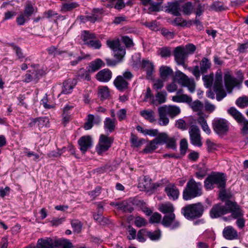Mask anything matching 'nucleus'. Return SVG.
Returning <instances> with one entry per match:
<instances>
[{"instance_id": "nucleus-1", "label": "nucleus", "mask_w": 248, "mask_h": 248, "mask_svg": "<svg viewBox=\"0 0 248 248\" xmlns=\"http://www.w3.org/2000/svg\"><path fill=\"white\" fill-rule=\"evenodd\" d=\"M176 82L183 87H187L191 93H193L195 91V83L194 79L189 78L182 72L177 71L175 73L173 81L167 86V89L169 92L172 93L177 90Z\"/></svg>"}, {"instance_id": "nucleus-2", "label": "nucleus", "mask_w": 248, "mask_h": 248, "mask_svg": "<svg viewBox=\"0 0 248 248\" xmlns=\"http://www.w3.org/2000/svg\"><path fill=\"white\" fill-rule=\"evenodd\" d=\"M202 193V183L196 182L193 178H191L187 182L183 191V198L185 201H188L201 196Z\"/></svg>"}, {"instance_id": "nucleus-3", "label": "nucleus", "mask_w": 248, "mask_h": 248, "mask_svg": "<svg viewBox=\"0 0 248 248\" xmlns=\"http://www.w3.org/2000/svg\"><path fill=\"white\" fill-rule=\"evenodd\" d=\"M204 183L207 190L213 189L215 185L218 188H224L226 185L225 174L223 173L212 172L205 179Z\"/></svg>"}, {"instance_id": "nucleus-4", "label": "nucleus", "mask_w": 248, "mask_h": 248, "mask_svg": "<svg viewBox=\"0 0 248 248\" xmlns=\"http://www.w3.org/2000/svg\"><path fill=\"white\" fill-rule=\"evenodd\" d=\"M202 204L198 202L189 204L182 209L181 213L188 219H193L201 217L203 212Z\"/></svg>"}, {"instance_id": "nucleus-5", "label": "nucleus", "mask_w": 248, "mask_h": 248, "mask_svg": "<svg viewBox=\"0 0 248 248\" xmlns=\"http://www.w3.org/2000/svg\"><path fill=\"white\" fill-rule=\"evenodd\" d=\"M107 45L114 52L115 58H123L125 54V50L120 45V41L117 38L113 40H108L106 42Z\"/></svg>"}, {"instance_id": "nucleus-6", "label": "nucleus", "mask_w": 248, "mask_h": 248, "mask_svg": "<svg viewBox=\"0 0 248 248\" xmlns=\"http://www.w3.org/2000/svg\"><path fill=\"white\" fill-rule=\"evenodd\" d=\"M113 140L111 137L102 134L100 136L99 142L96 149L99 155H101L107 151L111 146Z\"/></svg>"}, {"instance_id": "nucleus-7", "label": "nucleus", "mask_w": 248, "mask_h": 248, "mask_svg": "<svg viewBox=\"0 0 248 248\" xmlns=\"http://www.w3.org/2000/svg\"><path fill=\"white\" fill-rule=\"evenodd\" d=\"M212 125L214 131L218 135L225 133L229 129L227 121L222 118H215L212 122Z\"/></svg>"}, {"instance_id": "nucleus-8", "label": "nucleus", "mask_w": 248, "mask_h": 248, "mask_svg": "<svg viewBox=\"0 0 248 248\" xmlns=\"http://www.w3.org/2000/svg\"><path fill=\"white\" fill-rule=\"evenodd\" d=\"M226 205L227 206L228 213H231V216L233 218L236 219L243 217L244 213L236 202L228 200L226 202Z\"/></svg>"}, {"instance_id": "nucleus-9", "label": "nucleus", "mask_w": 248, "mask_h": 248, "mask_svg": "<svg viewBox=\"0 0 248 248\" xmlns=\"http://www.w3.org/2000/svg\"><path fill=\"white\" fill-rule=\"evenodd\" d=\"M190 142L192 144L201 147L202 145L200 131L197 126L191 125L189 129Z\"/></svg>"}, {"instance_id": "nucleus-10", "label": "nucleus", "mask_w": 248, "mask_h": 248, "mask_svg": "<svg viewBox=\"0 0 248 248\" xmlns=\"http://www.w3.org/2000/svg\"><path fill=\"white\" fill-rule=\"evenodd\" d=\"M174 214H170L164 216L162 220V224L166 227H170L171 230L178 228L180 223L179 221L176 220Z\"/></svg>"}, {"instance_id": "nucleus-11", "label": "nucleus", "mask_w": 248, "mask_h": 248, "mask_svg": "<svg viewBox=\"0 0 248 248\" xmlns=\"http://www.w3.org/2000/svg\"><path fill=\"white\" fill-rule=\"evenodd\" d=\"M164 191L170 200H177L180 195V192L176 185L174 183H169L165 187Z\"/></svg>"}, {"instance_id": "nucleus-12", "label": "nucleus", "mask_w": 248, "mask_h": 248, "mask_svg": "<svg viewBox=\"0 0 248 248\" xmlns=\"http://www.w3.org/2000/svg\"><path fill=\"white\" fill-rule=\"evenodd\" d=\"M224 79L226 88L229 93H231L234 87L240 84L237 78L232 76L229 71L225 73Z\"/></svg>"}, {"instance_id": "nucleus-13", "label": "nucleus", "mask_w": 248, "mask_h": 248, "mask_svg": "<svg viewBox=\"0 0 248 248\" xmlns=\"http://www.w3.org/2000/svg\"><path fill=\"white\" fill-rule=\"evenodd\" d=\"M174 56L176 63L182 65L185 64V60L187 57L186 52L184 50V47L182 46H177L175 48Z\"/></svg>"}, {"instance_id": "nucleus-14", "label": "nucleus", "mask_w": 248, "mask_h": 248, "mask_svg": "<svg viewBox=\"0 0 248 248\" xmlns=\"http://www.w3.org/2000/svg\"><path fill=\"white\" fill-rule=\"evenodd\" d=\"M141 68L146 72L148 79H151L155 71V65L153 62L148 59H143L141 62Z\"/></svg>"}, {"instance_id": "nucleus-15", "label": "nucleus", "mask_w": 248, "mask_h": 248, "mask_svg": "<svg viewBox=\"0 0 248 248\" xmlns=\"http://www.w3.org/2000/svg\"><path fill=\"white\" fill-rule=\"evenodd\" d=\"M210 213L212 218L218 217L221 215L228 213L227 206L226 204L225 205H222L220 204H216L213 206Z\"/></svg>"}, {"instance_id": "nucleus-16", "label": "nucleus", "mask_w": 248, "mask_h": 248, "mask_svg": "<svg viewBox=\"0 0 248 248\" xmlns=\"http://www.w3.org/2000/svg\"><path fill=\"white\" fill-rule=\"evenodd\" d=\"M167 4L166 11L168 13L177 16L181 15V1L170 2H168Z\"/></svg>"}, {"instance_id": "nucleus-17", "label": "nucleus", "mask_w": 248, "mask_h": 248, "mask_svg": "<svg viewBox=\"0 0 248 248\" xmlns=\"http://www.w3.org/2000/svg\"><path fill=\"white\" fill-rule=\"evenodd\" d=\"M78 143L80 146V151L83 153H85L92 146V140L89 136H83L79 139Z\"/></svg>"}, {"instance_id": "nucleus-18", "label": "nucleus", "mask_w": 248, "mask_h": 248, "mask_svg": "<svg viewBox=\"0 0 248 248\" xmlns=\"http://www.w3.org/2000/svg\"><path fill=\"white\" fill-rule=\"evenodd\" d=\"M112 72L108 69H104L99 71L96 75V79L100 82H108L112 78Z\"/></svg>"}, {"instance_id": "nucleus-19", "label": "nucleus", "mask_w": 248, "mask_h": 248, "mask_svg": "<svg viewBox=\"0 0 248 248\" xmlns=\"http://www.w3.org/2000/svg\"><path fill=\"white\" fill-rule=\"evenodd\" d=\"M77 84V80L75 78L68 79L63 83V88L61 93L68 94L71 93Z\"/></svg>"}, {"instance_id": "nucleus-20", "label": "nucleus", "mask_w": 248, "mask_h": 248, "mask_svg": "<svg viewBox=\"0 0 248 248\" xmlns=\"http://www.w3.org/2000/svg\"><path fill=\"white\" fill-rule=\"evenodd\" d=\"M170 118H174L181 112L180 108L175 105H164L160 107Z\"/></svg>"}, {"instance_id": "nucleus-21", "label": "nucleus", "mask_w": 248, "mask_h": 248, "mask_svg": "<svg viewBox=\"0 0 248 248\" xmlns=\"http://www.w3.org/2000/svg\"><path fill=\"white\" fill-rule=\"evenodd\" d=\"M105 65V64L104 62L101 59L98 58L90 62L86 69L90 73H93L98 71Z\"/></svg>"}, {"instance_id": "nucleus-22", "label": "nucleus", "mask_w": 248, "mask_h": 248, "mask_svg": "<svg viewBox=\"0 0 248 248\" xmlns=\"http://www.w3.org/2000/svg\"><path fill=\"white\" fill-rule=\"evenodd\" d=\"M37 248H53L55 247V240L46 237L45 239H39L37 242Z\"/></svg>"}, {"instance_id": "nucleus-23", "label": "nucleus", "mask_w": 248, "mask_h": 248, "mask_svg": "<svg viewBox=\"0 0 248 248\" xmlns=\"http://www.w3.org/2000/svg\"><path fill=\"white\" fill-rule=\"evenodd\" d=\"M224 237L228 240L236 239L238 238L237 232L232 226L225 227L223 231Z\"/></svg>"}, {"instance_id": "nucleus-24", "label": "nucleus", "mask_w": 248, "mask_h": 248, "mask_svg": "<svg viewBox=\"0 0 248 248\" xmlns=\"http://www.w3.org/2000/svg\"><path fill=\"white\" fill-rule=\"evenodd\" d=\"M110 205L116 207L118 209L125 212H131L133 210V208L129 206L128 202L126 201L111 202Z\"/></svg>"}, {"instance_id": "nucleus-25", "label": "nucleus", "mask_w": 248, "mask_h": 248, "mask_svg": "<svg viewBox=\"0 0 248 248\" xmlns=\"http://www.w3.org/2000/svg\"><path fill=\"white\" fill-rule=\"evenodd\" d=\"M115 87L119 91H124L128 88V82L126 79H124L123 77L118 76L113 81Z\"/></svg>"}, {"instance_id": "nucleus-26", "label": "nucleus", "mask_w": 248, "mask_h": 248, "mask_svg": "<svg viewBox=\"0 0 248 248\" xmlns=\"http://www.w3.org/2000/svg\"><path fill=\"white\" fill-rule=\"evenodd\" d=\"M158 113L159 116L158 124L161 126H167L170 122V120L167 117V114L160 107L158 108Z\"/></svg>"}, {"instance_id": "nucleus-27", "label": "nucleus", "mask_w": 248, "mask_h": 248, "mask_svg": "<svg viewBox=\"0 0 248 248\" xmlns=\"http://www.w3.org/2000/svg\"><path fill=\"white\" fill-rule=\"evenodd\" d=\"M116 119H112L109 117H107L104 121V129L106 131L111 133L113 131L116 126Z\"/></svg>"}, {"instance_id": "nucleus-28", "label": "nucleus", "mask_w": 248, "mask_h": 248, "mask_svg": "<svg viewBox=\"0 0 248 248\" xmlns=\"http://www.w3.org/2000/svg\"><path fill=\"white\" fill-rule=\"evenodd\" d=\"M140 115L151 123L156 121L155 112L152 109H144L140 111Z\"/></svg>"}, {"instance_id": "nucleus-29", "label": "nucleus", "mask_w": 248, "mask_h": 248, "mask_svg": "<svg viewBox=\"0 0 248 248\" xmlns=\"http://www.w3.org/2000/svg\"><path fill=\"white\" fill-rule=\"evenodd\" d=\"M172 100L176 103H186L190 104L192 101V98L186 94L176 95L172 97Z\"/></svg>"}, {"instance_id": "nucleus-30", "label": "nucleus", "mask_w": 248, "mask_h": 248, "mask_svg": "<svg viewBox=\"0 0 248 248\" xmlns=\"http://www.w3.org/2000/svg\"><path fill=\"white\" fill-rule=\"evenodd\" d=\"M37 8L34 6V3L31 1L28 0L26 2L24 8V13L27 17H31L36 11Z\"/></svg>"}, {"instance_id": "nucleus-31", "label": "nucleus", "mask_w": 248, "mask_h": 248, "mask_svg": "<svg viewBox=\"0 0 248 248\" xmlns=\"http://www.w3.org/2000/svg\"><path fill=\"white\" fill-rule=\"evenodd\" d=\"M222 88V75L221 70H219L216 73L213 90H220Z\"/></svg>"}, {"instance_id": "nucleus-32", "label": "nucleus", "mask_w": 248, "mask_h": 248, "mask_svg": "<svg viewBox=\"0 0 248 248\" xmlns=\"http://www.w3.org/2000/svg\"><path fill=\"white\" fill-rule=\"evenodd\" d=\"M151 179L147 176H144L139 184L138 187L141 191H145L149 189L151 187Z\"/></svg>"}, {"instance_id": "nucleus-33", "label": "nucleus", "mask_w": 248, "mask_h": 248, "mask_svg": "<svg viewBox=\"0 0 248 248\" xmlns=\"http://www.w3.org/2000/svg\"><path fill=\"white\" fill-rule=\"evenodd\" d=\"M174 209L173 204L170 202L162 203L159 207V210L164 214H174Z\"/></svg>"}, {"instance_id": "nucleus-34", "label": "nucleus", "mask_w": 248, "mask_h": 248, "mask_svg": "<svg viewBox=\"0 0 248 248\" xmlns=\"http://www.w3.org/2000/svg\"><path fill=\"white\" fill-rule=\"evenodd\" d=\"M78 6L79 4L76 2L63 3L61 7V11L62 13H65L68 11H71Z\"/></svg>"}, {"instance_id": "nucleus-35", "label": "nucleus", "mask_w": 248, "mask_h": 248, "mask_svg": "<svg viewBox=\"0 0 248 248\" xmlns=\"http://www.w3.org/2000/svg\"><path fill=\"white\" fill-rule=\"evenodd\" d=\"M228 112L238 123L244 118L242 114L233 107L228 109Z\"/></svg>"}, {"instance_id": "nucleus-36", "label": "nucleus", "mask_w": 248, "mask_h": 248, "mask_svg": "<svg viewBox=\"0 0 248 248\" xmlns=\"http://www.w3.org/2000/svg\"><path fill=\"white\" fill-rule=\"evenodd\" d=\"M143 10L147 13H151L153 12H158L160 10V4L156 2H152V1L148 4V5L145 6Z\"/></svg>"}, {"instance_id": "nucleus-37", "label": "nucleus", "mask_w": 248, "mask_h": 248, "mask_svg": "<svg viewBox=\"0 0 248 248\" xmlns=\"http://www.w3.org/2000/svg\"><path fill=\"white\" fill-rule=\"evenodd\" d=\"M159 144L154 139L150 141V142L146 146L143 152L146 154L152 153L158 147Z\"/></svg>"}, {"instance_id": "nucleus-38", "label": "nucleus", "mask_w": 248, "mask_h": 248, "mask_svg": "<svg viewBox=\"0 0 248 248\" xmlns=\"http://www.w3.org/2000/svg\"><path fill=\"white\" fill-rule=\"evenodd\" d=\"M150 101V104L154 106H157L156 100L154 99V97L152 93L151 90L149 87H148L146 90L143 98V101L148 102Z\"/></svg>"}, {"instance_id": "nucleus-39", "label": "nucleus", "mask_w": 248, "mask_h": 248, "mask_svg": "<svg viewBox=\"0 0 248 248\" xmlns=\"http://www.w3.org/2000/svg\"><path fill=\"white\" fill-rule=\"evenodd\" d=\"M81 38L84 44L87 45L89 42L91 41L93 39H96V36L94 34L89 31H84L81 34Z\"/></svg>"}, {"instance_id": "nucleus-40", "label": "nucleus", "mask_w": 248, "mask_h": 248, "mask_svg": "<svg viewBox=\"0 0 248 248\" xmlns=\"http://www.w3.org/2000/svg\"><path fill=\"white\" fill-rule=\"evenodd\" d=\"M193 10V6L192 3L190 2H187L184 4H181V11H182L184 15H190L192 13Z\"/></svg>"}, {"instance_id": "nucleus-41", "label": "nucleus", "mask_w": 248, "mask_h": 248, "mask_svg": "<svg viewBox=\"0 0 248 248\" xmlns=\"http://www.w3.org/2000/svg\"><path fill=\"white\" fill-rule=\"evenodd\" d=\"M211 63L209 60L203 58L200 62V70L202 74L206 73L207 70L210 68Z\"/></svg>"}, {"instance_id": "nucleus-42", "label": "nucleus", "mask_w": 248, "mask_h": 248, "mask_svg": "<svg viewBox=\"0 0 248 248\" xmlns=\"http://www.w3.org/2000/svg\"><path fill=\"white\" fill-rule=\"evenodd\" d=\"M62 247V248H72V244L68 240L66 239L55 240V247Z\"/></svg>"}, {"instance_id": "nucleus-43", "label": "nucleus", "mask_w": 248, "mask_h": 248, "mask_svg": "<svg viewBox=\"0 0 248 248\" xmlns=\"http://www.w3.org/2000/svg\"><path fill=\"white\" fill-rule=\"evenodd\" d=\"M160 76L162 78H165L169 76H170L172 73V70L168 66H162L160 67Z\"/></svg>"}, {"instance_id": "nucleus-44", "label": "nucleus", "mask_w": 248, "mask_h": 248, "mask_svg": "<svg viewBox=\"0 0 248 248\" xmlns=\"http://www.w3.org/2000/svg\"><path fill=\"white\" fill-rule=\"evenodd\" d=\"M167 93L165 91L158 92L155 94V98L157 105L164 103L166 101Z\"/></svg>"}, {"instance_id": "nucleus-45", "label": "nucleus", "mask_w": 248, "mask_h": 248, "mask_svg": "<svg viewBox=\"0 0 248 248\" xmlns=\"http://www.w3.org/2000/svg\"><path fill=\"white\" fill-rule=\"evenodd\" d=\"M98 94L102 99H107L109 95L108 87L101 86L98 87Z\"/></svg>"}, {"instance_id": "nucleus-46", "label": "nucleus", "mask_w": 248, "mask_h": 248, "mask_svg": "<svg viewBox=\"0 0 248 248\" xmlns=\"http://www.w3.org/2000/svg\"><path fill=\"white\" fill-rule=\"evenodd\" d=\"M156 137L154 140L158 144H163L165 143L168 138V135L165 132L159 133L156 136Z\"/></svg>"}, {"instance_id": "nucleus-47", "label": "nucleus", "mask_w": 248, "mask_h": 248, "mask_svg": "<svg viewBox=\"0 0 248 248\" xmlns=\"http://www.w3.org/2000/svg\"><path fill=\"white\" fill-rule=\"evenodd\" d=\"M48 122V119L46 118H38L31 120V122L29 124V125L30 127L34 126L36 124H37L39 127L42 126L44 125V123L45 122Z\"/></svg>"}, {"instance_id": "nucleus-48", "label": "nucleus", "mask_w": 248, "mask_h": 248, "mask_svg": "<svg viewBox=\"0 0 248 248\" xmlns=\"http://www.w3.org/2000/svg\"><path fill=\"white\" fill-rule=\"evenodd\" d=\"M202 80L204 82V86L206 88H211L213 85L214 80V75H205L203 76Z\"/></svg>"}, {"instance_id": "nucleus-49", "label": "nucleus", "mask_w": 248, "mask_h": 248, "mask_svg": "<svg viewBox=\"0 0 248 248\" xmlns=\"http://www.w3.org/2000/svg\"><path fill=\"white\" fill-rule=\"evenodd\" d=\"M146 236L151 240L155 241L158 240L161 236V233L159 231H155L154 232L147 231Z\"/></svg>"}, {"instance_id": "nucleus-50", "label": "nucleus", "mask_w": 248, "mask_h": 248, "mask_svg": "<svg viewBox=\"0 0 248 248\" xmlns=\"http://www.w3.org/2000/svg\"><path fill=\"white\" fill-rule=\"evenodd\" d=\"M41 104L46 109H50L55 107V104L49 102L46 95L41 100Z\"/></svg>"}, {"instance_id": "nucleus-51", "label": "nucleus", "mask_w": 248, "mask_h": 248, "mask_svg": "<svg viewBox=\"0 0 248 248\" xmlns=\"http://www.w3.org/2000/svg\"><path fill=\"white\" fill-rule=\"evenodd\" d=\"M30 18L29 17H27L23 12H21L17 17L16 21L17 25L21 26L23 25Z\"/></svg>"}, {"instance_id": "nucleus-52", "label": "nucleus", "mask_w": 248, "mask_h": 248, "mask_svg": "<svg viewBox=\"0 0 248 248\" xmlns=\"http://www.w3.org/2000/svg\"><path fill=\"white\" fill-rule=\"evenodd\" d=\"M192 109L195 111H201L203 107L202 103L199 100H196L193 102L188 104Z\"/></svg>"}, {"instance_id": "nucleus-53", "label": "nucleus", "mask_w": 248, "mask_h": 248, "mask_svg": "<svg viewBox=\"0 0 248 248\" xmlns=\"http://www.w3.org/2000/svg\"><path fill=\"white\" fill-rule=\"evenodd\" d=\"M130 141L132 146L138 147L141 145L143 143V140L140 139L139 140L138 137L133 134H131L130 138Z\"/></svg>"}, {"instance_id": "nucleus-54", "label": "nucleus", "mask_w": 248, "mask_h": 248, "mask_svg": "<svg viewBox=\"0 0 248 248\" xmlns=\"http://www.w3.org/2000/svg\"><path fill=\"white\" fill-rule=\"evenodd\" d=\"M165 144L167 145V147L172 149H176V139L174 137H170L169 136L166 140Z\"/></svg>"}, {"instance_id": "nucleus-55", "label": "nucleus", "mask_w": 248, "mask_h": 248, "mask_svg": "<svg viewBox=\"0 0 248 248\" xmlns=\"http://www.w3.org/2000/svg\"><path fill=\"white\" fill-rule=\"evenodd\" d=\"M47 50L49 55H53L54 56L61 55L64 52L54 46H51L47 49Z\"/></svg>"}, {"instance_id": "nucleus-56", "label": "nucleus", "mask_w": 248, "mask_h": 248, "mask_svg": "<svg viewBox=\"0 0 248 248\" xmlns=\"http://www.w3.org/2000/svg\"><path fill=\"white\" fill-rule=\"evenodd\" d=\"M180 146V153L184 155L186 153L188 148V143L186 139H183L181 140Z\"/></svg>"}, {"instance_id": "nucleus-57", "label": "nucleus", "mask_w": 248, "mask_h": 248, "mask_svg": "<svg viewBox=\"0 0 248 248\" xmlns=\"http://www.w3.org/2000/svg\"><path fill=\"white\" fill-rule=\"evenodd\" d=\"M94 119V116L92 114H89L87 116V122L84 125V128L86 130H89L93 127V124Z\"/></svg>"}, {"instance_id": "nucleus-58", "label": "nucleus", "mask_w": 248, "mask_h": 248, "mask_svg": "<svg viewBox=\"0 0 248 248\" xmlns=\"http://www.w3.org/2000/svg\"><path fill=\"white\" fill-rule=\"evenodd\" d=\"M12 46L13 47V49L16 53V56L18 59L22 60L25 58V56L24 55L21 48L15 45H12Z\"/></svg>"}, {"instance_id": "nucleus-59", "label": "nucleus", "mask_w": 248, "mask_h": 248, "mask_svg": "<svg viewBox=\"0 0 248 248\" xmlns=\"http://www.w3.org/2000/svg\"><path fill=\"white\" fill-rule=\"evenodd\" d=\"M236 105L241 108L248 106V99L246 97H239L236 101Z\"/></svg>"}, {"instance_id": "nucleus-60", "label": "nucleus", "mask_w": 248, "mask_h": 248, "mask_svg": "<svg viewBox=\"0 0 248 248\" xmlns=\"http://www.w3.org/2000/svg\"><path fill=\"white\" fill-rule=\"evenodd\" d=\"M87 45L90 47L94 49H99L102 46L100 41L96 39H93L91 41H90Z\"/></svg>"}, {"instance_id": "nucleus-61", "label": "nucleus", "mask_w": 248, "mask_h": 248, "mask_svg": "<svg viewBox=\"0 0 248 248\" xmlns=\"http://www.w3.org/2000/svg\"><path fill=\"white\" fill-rule=\"evenodd\" d=\"M239 124L242 126V133L244 134H247L248 133V120L244 118Z\"/></svg>"}, {"instance_id": "nucleus-62", "label": "nucleus", "mask_w": 248, "mask_h": 248, "mask_svg": "<svg viewBox=\"0 0 248 248\" xmlns=\"http://www.w3.org/2000/svg\"><path fill=\"white\" fill-rule=\"evenodd\" d=\"M214 91L217 93L216 98L218 101H221L227 95L223 88L220 90H214Z\"/></svg>"}, {"instance_id": "nucleus-63", "label": "nucleus", "mask_w": 248, "mask_h": 248, "mask_svg": "<svg viewBox=\"0 0 248 248\" xmlns=\"http://www.w3.org/2000/svg\"><path fill=\"white\" fill-rule=\"evenodd\" d=\"M117 60H114L113 59H111L109 58H106L105 61L106 62L107 65L108 66H115L118 63L120 62L123 58H115Z\"/></svg>"}, {"instance_id": "nucleus-64", "label": "nucleus", "mask_w": 248, "mask_h": 248, "mask_svg": "<svg viewBox=\"0 0 248 248\" xmlns=\"http://www.w3.org/2000/svg\"><path fill=\"white\" fill-rule=\"evenodd\" d=\"M175 126L182 130H186L187 128L186 122L182 119H179L176 122Z\"/></svg>"}]
</instances>
